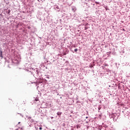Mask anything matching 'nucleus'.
I'll list each match as a JSON object with an SVG mask.
<instances>
[{"label": "nucleus", "mask_w": 130, "mask_h": 130, "mask_svg": "<svg viewBox=\"0 0 130 130\" xmlns=\"http://www.w3.org/2000/svg\"><path fill=\"white\" fill-rule=\"evenodd\" d=\"M35 101H38V98H36V99H35Z\"/></svg>", "instance_id": "nucleus-24"}, {"label": "nucleus", "mask_w": 130, "mask_h": 130, "mask_svg": "<svg viewBox=\"0 0 130 130\" xmlns=\"http://www.w3.org/2000/svg\"><path fill=\"white\" fill-rule=\"evenodd\" d=\"M98 108V112H100V110L102 108L101 105H99Z\"/></svg>", "instance_id": "nucleus-9"}, {"label": "nucleus", "mask_w": 130, "mask_h": 130, "mask_svg": "<svg viewBox=\"0 0 130 130\" xmlns=\"http://www.w3.org/2000/svg\"><path fill=\"white\" fill-rule=\"evenodd\" d=\"M87 114H89V112L88 111H86Z\"/></svg>", "instance_id": "nucleus-27"}, {"label": "nucleus", "mask_w": 130, "mask_h": 130, "mask_svg": "<svg viewBox=\"0 0 130 130\" xmlns=\"http://www.w3.org/2000/svg\"><path fill=\"white\" fill-rule=\"evenodd\" d=\"M71 130H74V128H71Z\"/></svg>", "instance_id": "nucleus-30"}, {"label": "nucleus", "mask_w": 130, "mask_h": 130, "mask_svg": "<svg viewBox=\"0 0 130 130\" xmlns=\"http://www.w3.org/2000/svg\"><path fill=\"white\" fill-rule=\"evenodd\" d=\"M95 4H96V5H100V2H95Z\"/></svg>", "instance_id": "nucleus-19"}, {"label": "nucleus", "mask_w": 130, "mask_h": 130, "mask_svg": "<svg viewBox=\"0 0 130 130\" xmlns=\"http://www.w3.org/2000/svg\"><path fill=\"white\" fill-rule=\"evenodd\" d=\"M51 119H52V118H53V117H51Z\"/></svg>", "instance_id": "nucleus-29"}, {"label": "nucleus", "mask_w": 130, "mask_h": 130, "mask_svg": "<svg viewBox=\"0 0 130 130\" xmlns=\"http://www.w3.org/2000/svg\"><path fill=\"white\" fill-rule=\"evenodd\" d=\"M35 129H36V130H38V127H36V126H35Z\"/></svg>", "instance_id": "nucleus-22"}, {"label": "nucleus", "mask_w": 130, "mask_h": 130, "mask_svg": "<svg viewBox=\"0 0 130 130\" xmlns=\"http://www.w3.org/2000/svg\"><path fill=\"white\" fill-rule=\"evenodd\" d=\"M88 25V23H86L85 25V30H87V29H88V27L86 26H87Z\"/></svg>", "instance_id": "nucleus-17"}, {"label": "nucleus", "mask_w": 130, "mask_h": 130, "mask_svg": "<svg viewBox=\"0 0 130 130\" xmlns=\"http://www.w3.org/2000/svg\"><path fill=\"white\" fill-rule=\"evenodd\" d=\"M61 114H62V112H58L57 113V115H58V116H59V117H60V115H61Z\"/></svg>", "instance_id": "nucleus-10"}, {"label": "nucleus", "mask_w": 130, "mask_h": 130, "mask_svg": "<svg viewBox=\"0 0 130 130\" xmlns=\"http://www.w3.org/2000/svg\"><path fill=\"white\" fill-rule=\"evenodd\" d=\"M103 128V126L102 125H100L98 127V129L102 130Z\"/></svg>", "instance_id": "nucleus-11"}, {"label": "nucleus", "mask_w": 130, "mask_h": 130, "mask_svg": "<svg viewBox=\"0 0 130 130\" xmlns=\"http://www.w3.org/2000/svg\"><path fill=\"white\" fill-rule=\"evenodd\" d=\"M46 107H51V104L49 103L46 104Z\"/></svg>", "instance_id": "nucleus-8"}, {"label": "nucleus", "mask_w": 130, "mask_h": 130, "mask_svg": "<svg viewBox=\"0 0 130 130\" xmlns=\"http://www.w3.org/2000/svg\"><path fill=\"white\" fill-rule=\"evenodd\" d=\"M45 81H46V82H47V80H46V79H45Z\"/></svg>", "instance_id": "nucleus-31"}, {"label": "nucleus", "mask_w": 130, "mask_h": 130, "mask_svg": "<svg viewBox=\"0 0 130 130\" xmlns=\"http://www.w3.org/2000/svg\"><path fill=\"white\" fill-rule=\"evenodd\" d=\"M34 73H35V74H36V75H37V76H38L39 74V70L37 68L35 69Z\"/></svg>", "instance_id": "nucleus-4"}, {"label": "nucleus", "mask_w": 130, "mask_h": 130, "mask_svg": "<svg viewBox=\"0 0 130 130\" xmlns=\"http://www.w3.org/2000/svg\"><path fill=\"white\" fill-rule=\"evenodd\" d=\"M86 118H88V117H86Z\"/></svg>", "instance_id": "nucleus-32"}, {"label": "nucleus", "mask_w": 130, "mask_h": 130, "mask_svg": "<svg viewBox=\"0 0 130 130\" xmlns=\"http://www.w3.org/2000/svg\"><path fill=\"white\" fill-rule=\"evenodd\" d=\"M39 83L40 84H41V83H42V81H39Z\"/></svg>", "instance_id": "nucleus-26"}, {"label": "nucleus", "mask_w": 130, "mask_h": 130, "mask_svg": "<svg viewBox=\"0 0 130 130\" xmlns=\"http://www.w3.org/2000/svg\"><path fill=\"white\" fill-rule=\"evenodd\" d=\"M74 47H75V46H74Z\"/></svg>", "instance_id": "nucleus-36"}, {"label": "nucleus", "mask_w": 130, "mask_h": 130, "mask_svg": "<svg viewBox=\"0 0 130 130\" xmlns=\"http://www.w3.org/2000/svg\"><path fill=\"white\" fill-rule=\"evenodd\" d=\"M18 114H20V116H21L22 117H23V116H24L21 113H18Z\"/></svg>", "instance_id": "nucleus-20"}, {"label": "nucleus", "mask_w": 130, "mask_h": 130, "mask_svg": "<svg viewBox=\"0 0 130 130\" xmlns=\"http://www.w3.org/2000/svg\"><path fill=\"white\" fill-rule=\"evenodd\" d=\"M110 118H113L114 121H116L118 119V115L116 113H113L110 115Z\"/></svg>", "instance_id": "nucleus-2"}, {"label": "nucleus", "mask_w": 130, "mask_h": 130, "mask_svg": "<svg viewBox=\"0 0 130 130\" xmlns=\"http://www.w3.org/2000/svg\"><path fill=\"white\" fill-rule=\"evenodd\" d=\"M20 60L21 58H20V56L14 54V57L12 59V62H13V63H19Z\"/></svg>", "instance_id": "nucleus-1"}, {"label": "nucleus", "mask_w": 130, "mask_h": 130, "mask_svg": "<svg viewBox=\"0 0 130 130\" xmlns=\"http://www.w3.org/2000/svg\"><path fill=\"white\" fill-rule=\"evenodd\" d=\"M71 9H72V12H73L74 13H75V12L77 11V8H76V6H72L71 7Z\"/></svg>", "instance_id": "nucleus-5"}, {"label": "nucleus", "mask_w": 130, "mask_h": 130, "mask_svg": "<svg viewBox=\"0 0 130 130\" xmlns=\"http://www.w3.org/2000/svg\"><path fill=\"white\" fill-rule=\"evenodd\" d=\"M3 58H4L3 56V51L0 50V60H2Z\"/></svg>", "instance_id": "nucleus-6"}, {"label": "nucleus", "mask_w": 130, "mask_h": 130, "mask_svg": "<svg viewBox=\"0 0 130 130\" xmlns=\"http://www.w3.org/2000/svg\"><path fill=\"white\" fill-rule=\"evenodd\" d=\"M18 26H22L21 24L18 23Z\"/></svg>", "instance_id": "nucleus-23"}, {"label": "nucleus", "mask_w": 130, "mask_h": 130, "mask_svg": "<svg viewBox=\"0 0 130 130\" xmlns=\"http://www.w3.org/2000/svg\"><path fill=\"white\" fill-rule=\"evenodd\" d=\"M46 77L45 78L47 79V80H49L50 79V77L48 75H45Z\"/></svg>", "instance_id": "nucleus-15"}, {"label": "nucleus", "mask_w": 130, "mask_h": 130, "mask_svg": "<svg viewBox=\"0 0 130 130\" xmlns=\"http://www.w3.org/2000/svg\"><path fill=\"white\" fill-rule=\"evenodd\" d=\"M81 125L80 124H77L76 125L77 128H81Z\"/></svg>", "instance_id": "nucleus-16"}, {"label": "nucleus", "mask_w": 130, "mask_h": 130, "mask_svg": "<svg viewBox=\"0 0 130 130\" xmlns=\"http://www.w3.org/2000/svg\"><path fill=\"white\" fill-rule=\"evenodd\" d=\"M38 2H39V0H38Z\"/></svg>", "instance_id": "nucleus-34"}, {"label": "nucleus", "mask_w": 130, "mask_h": 130, "mask_svg": "<svg viewBox=\"0 0 130 130\" xmlns=\"http://www.w3.org/2000/svg\"><path fill=\"white\" fill-rule=\"evenodd\" d=\"M107 66V64H106L105 66Z\"/></svg>", "instance_id": "nucleus-33"}, {"label": "nucleus", "mask_w": 130, "mask_h": 130, "mask_svg": "<svg viewBox=\"0 0 130 130\" xmlns=\"http://www.w3.org/2000/svg\"><path fill=\"white\" fill-rule=\"evenodd\" d=\"M108 122H105L104 123H102L103 124V127H104L105 128V130L108 129Z\"/></svg>", "instance_id": "nucleus-3"}, {"label": "nucleus", "mask_w": 130, "mask_h": 130, "mask_svg": "<svg viewBox=\"0 0 130 130\" xmlns=\"http://www.w3.org/2000/svg\"><path fill=\"white\" fill-rule=\"evenodd\" d=\"M104 8L105 9L106 11H108V10H109V9L108 8V7L107 6H106V5H105L104 6Z\"/></svg>", "instance_id": "nucleus-12"}, {"label": "nucleus", "mask_w": 130, "mask_h": 130, "mask_svg": "<svg viewBox=\"0 0 130 130\" xmlns=\"http://www.w3.org/2000/svg\"><path fill=\"white\" fill-rule=\"evenodd\" d=\"M56 9H57V10H58V11H59V7L58 6H56Z\"/></svg>", "instance_id": "nucleus-18"}, {"label": "nucleus", "mask_w": 130, "mask_h": 130, "mask_svg": "<svg viewBox=\"0 0 130 130\" xmlns=\"http://www.w3.org/2000/svg\"><path fill=\"white\" fill-rule=\"evenodd\" d=\"M4 1L5 2V3H6L7 5H9L10 4L9 0H4Z\"/></svg>", "instance_id": "nucleus-13"}, {"label": "nucleus", "mask_w": 130, "mask_h": 130, "mask_svg": "<svg viewBox=\"0 0 130 130\" xmlns=\"http://www.w3.org/2000/svg\"><path fill=\"white\" fill-rule=\"evenodd\" d=\"M39 129H40V130L42 129V127H39Z\"/></svg>", "instance_id": "nucleus-25"}, {"label": "nucleus", "mask_w": 130, "mask_h": 130, "mask_svg": "<svg viewBox=\"0 0 130 130\" xmlns=\"http://www.w3.org/2000/svg\"><path fill=\"white\" fill-rule=\"evenodd\" d=\"M96 116H97L99 118H100V119H101L102 117V114L101 113L100 114H97L96 115Z\"/></svg>", "instance_id": "nucleus-7"}, {"label": "nucleus", "mask_w": 130, "mask_h": 130, "mask_svg": "<svg viewBox=\"0 0 130 130\" xmlns=\"http://www.w3.org/2000/svg\"><path fill=\"white\" fill-rule=\"evenodd\" d=\"M86 123H88L89 122V121H86Z\"/></svg>", "instance_id": "nucleus-28"}, {"label": "nucleus", "mask_w": 130, "mask_h": 130, "mask_svg": "<svg viewBox=\"0 0 130 130\" xmlns=\"http://www.w3.org/2000/svg\"><path fill=\"white\" fill-rule=\"evenodd\" d=\"M74 51H75V52H77V51H78V49H74Z\"/></svg>", "instance_id": "nucleus-21"}, {"label": "nucleus", "mask_w": 130, "mask_h": 130, "mask_svg": "<svg viewBox=\"0 0 130 130\" xmlns=\"http://www.w3.org/2000/svg\"><path fill=\"white\" fill-rule=\"evenodd\" d=\"M6 13H7V14H9V15H10V13H11V10H10V9L9 10H6Z\"/></svg>", "instance_id": "nucleus-14"}, {"label": "nucleus", "mask_w": 130, "mask_h": 130, "mask_svg": "<svg viewBox=\"0 0 130 130\" xmlns=\"http://www.w3.org/2000/svg\"><path fill=\"white\" fill-rule=\"evenodd\" d=\"M19 123H20V122H19Z\"/></svg>", "instance_id": "nucleus-35"}]
</instances>
